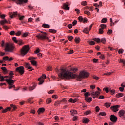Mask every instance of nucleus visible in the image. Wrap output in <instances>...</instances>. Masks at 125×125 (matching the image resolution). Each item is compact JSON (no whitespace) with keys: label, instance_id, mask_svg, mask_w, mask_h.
<instances>
[{"label":"nucleus","instance_id":"obj_1","mask_svg":"<svg viewBox=\"0 0 125 125\" xmlns=\"http://www.w3.org/2000/svg\"><path fill=\"white\" fill-rule=\"evenodd\" d=\"M89 76V74L87 72L83 71L77 76V75L73 73V72L67 71L65 69H62L61 72L58 74L59 77L62 80H71V79H75V78L77 77L78 81H82V79H86V78H88Z\"/></svg>","mask_w":125,"mask_h":125},{"label":"nucleus","instance_id":"obj_2","mask_svg":"<svg viewBox=\"0 0 125 125\" xmlns=\"http://www.w3.org/2000/svg\"><path fill=\"white\" fill-rule=\"evenodd\" d=\"M9 79V76H6L3 77V76H1V75L0 74V82H3V81H6L7 83H8L9 84V89H11V88H12V87L15 88V85H13V83H14V81L11 80V79Z\"/></svg>","mask_w":125,"mask_h":125},{"label":"nucleus","instance_id":"obj_3","mask_svg":"<svg viewBox=\"0 0 125 125\" xmlns=\"http://www.w3.org/2000/svg\"><path fill=\"white\" fill-rule=\"evenodd\" d=\"M14 48H15V47L11 43L7 42L5 44L4 50L6 52H13Z\"/></svg>","mask_w":125,"mask_h":125},{"label":"nucleus","instance_id":"obj_4","mask_svg":"<svg viewBox=\"0 0 125 125\" xmlns=\"http://www.w3.org/2000/svg\"><path fill=\"white\" fill-rule=\"evenodd\" d=\"M36 38H38L39 40H42V41H44V40H48V37H47V33L46 32H43L41 31V33H39L36 36Z\"/></svg>","mask_w":125,"mask_h":125},{"label":"nucleus","instance_id":"obj_5","mask_svg":"<svg viewBox=\"0 0 125 125\" xmlns=\"http://www.w3.org/2000/svg\"><path fill=\"white\" fill-rule=\"evenodd\" d=\"M30 50V48L29 47V45H24L22 48L21 49V55L22 56H25L26 54L29 52Z\"/></svg>","mask_w":125,"mask_h":125},{"label":"nucleus","instance_id":"obj_6","mask_svg":"<svg viewBox=\"0 0 125 125\" xmlns=\"http://www.w3.org/2000/svg\"><path fill=\"white\" fill-rule=\"evenodd\" d=\"M9 15L10 17V18L12 19L14 17H15L16 16H18V17H19V20H20L21 21L23 20V19H24L25 18V16H23L21 17V15H20V14H18L17 12H10L9 13Z\"/></svg>","mask_w":125,"mask_h":125},{"label":"nucleus","instance_id":"obj_7","mask_svg":"<svg viewBox=\"0 0 125 125\" xmlns=\"http://www.w3.org/2000/svg\"><path fill=\"white\" fill-rule=\"evenodd\" d=\"M100 94V92H99V91H96V92H93L91 93V94H90L89 92H86L84 94V95H85V98H86L88 97V96H90V95H91L93 98L94 99L95 98V97H97V96H98V95H99Z\"/></svg>","mask_w":125,"mask_h":125},{"label":"nucleus","instance_id":"obj_8","mask_svg":"<svg viewBox=\"0 0 125 125\" xmlns=\"http://www.w3.org/2000/svg\"><path fill=\"white\" fill-rule=\"evenodd\" d=\"M12 0V1H15L17 4H23V3H27L28 0Z\"/></svg>","mask_w":125,"mask_h":125},{"label":"nucleus","instance_id":"obj_9","mask_svg":"<svg viewBox=\"0 0 125 125\" xmlns=\"http://www.w3.org/2000/svg\"><path fill=\"white\" fill-rule=\"evenodd\" d=\"M16 72H18V73H20L21 75H23L24 74L25 71L24 70V67L23 66H20L19 67H17L16 69Z\"/></svg>","mask_w":125,"mask_h":125},{"label":"nucleus","instance_id":"obj_10","mask_svg":"<svg viewBox=\"0 0 125 125\" xmlns=\"http://www.w3.org/2000/svg\"><path fill=\"white\" fill-rule=\"evenodd\" d=\"M46 78V75H45L44 74H43L42 76L40 78L38 79V81L40 82L39 84H42L44 82V79H45Z\"/></svg>","mask_w":125,"mask_h":125},{"label":"nucleus","instance_id":"obj_11","mask_svg":"<svg viewBox=\"0 0 125 125\" xmlns=\"http://www.w3.org/2000/svg\"><path fill=\"white\" fill-rule=\"evenodd\" d=\"M93 40L97 42L98 43H99L100 42H102L103 43H106V39L105 38H102V39H101V40L99 38H94Z\"/></svg>","mask_w":125,"mask_h":125},{"label":"nucleus","instance_id":"obj_12","mask_svg":"<svg viewBox=\"0 0 125 125\" xmlns=\"http://www.w3.org/2000/svg\"><path fill=\"white\" fill-rule=\"evenodd\" d=\"M120 105H116L114 106H112L110 107V109L113 111V112H118L119 111V108H120Z\"/></svg>","mask_w":125,"mask_h":125},{"label":"nucleus","instance_id":"obj_13","mask_svg":"<svg viewBox=\"0 0 125 125\" xmlns=\"http://www.w3.org/2000/svg\"><path fill=\"white\" fill-rule=\"evenodd\" d=\"M91 28H92V24L90 25L89 28H85L83 30V33H85V34H89V31H90V30H91Z\"/></svg>","mask_w":125,"mask_h":125},{"label":"nucleus","instance_id":"obj_14","mask_svg":"<svg viewBox=\"0 0 125 125\" xmlns=\"http://www.w3.org/2000/svg\"><path fill=\"white\" fill-rule=\"evenodd\" d=\"M110 121L113 123H116L118 120V118L114 115H111L110 118Z\"/></svg>","mask_w":125,"mask_h":125},{"label":"nucleus","instance_id":"obj_15","mask_svg":"<svg viewBox=\"0 0 125 125\" xmlns=\"http://www.w3.org/2000/svg\"><path fill=\"white\" fill-rule=\"evenodd\" d=\"M69 5H70V4L68 2L64 3L63 4V9H65V10H69L70 9V7H68Z\"/></svg>","mask_w":125,"mask_h":125},{"label":"nucleus","instance_id":"obj_16","mask_svg":"<svg viewBox=\"0 0 125 125\" xmlns=\"http://www.w3.org/2000/svg\"><path fill=\"white\" fill-rule=\"evenodd\" d=\"M125 111L124 110H121L119 112V117H124L125 118Z\"/></svg>","mask_w":125,"mask_h":125},{"label":"nucleus","instance_id":"obj_17","mask_svg":"<svg viewBox=\"0 0 125 125\" xmlns=\"http://www.w3.org/2000/svg\"><path fill=\"white\" fill-rule=\"evenodd\" d=\"M78 100H79V99L76 98V99H73L71 98L68 100V102H71V103H75L77 102V101H78Z\"/></svg>","mask_w":125,"mask_h":125},{"label":"nucleus","instance_id":"obj_18","mask_svg":"<svg viewBox=\"0 0 125 125\" xmlns=\"http://www.w3.org/2000/svg\"><path fill=\"white\" fill-rule=\"evenodd\" d=\"M44 111H45V109H44V108H40L38 109V113L39 115H40L41 113H43Z\"/></svg>","mask_w":125,"mask_h":125},{"label":"nucleus","instance_id":"obj_19","mask_svg":"<svg viewBox=\"0 0 125 125\" xmlns=\"http://www.w3.org/2000/svg\"><path fill=\"white\" fill-rule=\"evenodd\" d=\"M25 66L26 68H28V70H29V71H33V69H31L32 67L30 66V63H25Z\"/></svg>","mask_w":125,"mask_h":125},{"label":"nucleus","instance_id":"obj_20","mask_svg":"<svg viewBox=\"0 0 125 125\" xmlns=\"http://www.w3.org/2000/svg\"><path fill=\"white\" fill-rule=\"evenodd\" d=\"M74 41L76 43H80L81 42V38H80V37H76Z\"/></svg>","mask_w":125,"mask_h":125},{"label":"nucleus","instance_id":"obj_21","mask_svg":"<svg viewBox=\"0 0 125 125\" xmlns=\"http://www.w3.org/2000/svg\"><path fill=\"white\" fill-rule=\"evenodd\" d=\"M82 122L83 124H88L89 119L88 118H84L83 119Z\"/></svg>","mask_w":125,"mask_h":125},{"label":"nucleus","instance_id":"obj_22","mask_svg":"<svg viewBox=\"0 0 125 125\" xmlns=\"http://www.w3.org/2000/svg\"><path fill=\"white\" fill-rule=\"evenodd\" d=\"M5 23H8V21L6 19L0 21V24H1V25H4Z\"/></svg>","mask_w":125,"mask_h":125},{"label":"nucleus","instance_id":"obj_23","mask_svg":"<svg viewBox=\"0 0 125 125\" xmlns=\"http://www.w3.org/2000/svg\"><path fill=\"white\" fill-rule=\"evenodd\" d=\"M123 96H124V94L122 93H118L116 95V97H117V98H120V97H123Z\"/></svg>","mask_w":125,"mask_h":125},{"label":"nucleus","instance_id":"obj_24","mask_svg":"<svg viewBox=\"0 0 125 125\" xmlns=\"http://www.w3.org/2000/svg\"><path fill=\"white\" fill-rule=\"evenodd\" d=\"M70 113H71V115H72V116H75V115H76V114H77V111L75 110H72L70 111Z\"/></svg>","mask_w":125,"mask_h":125},{"label":"nucleus","instance_id":"obj_25","mask_svg":"<svg viewBox=\"0 0 125 125\" xmlns=\"http://www.w3.org/2000/svg\"><path fill=\"white\" fill-rule=\"evenodd\" d=\"M100 27H101V29H102L104 30V29H106L107 28V26H106V24H102L100 25Z\"/></svg>","mask_w":125,"mask_h":125},{"label":"nucleus","instance_id":"obj_26","mask_svg":"<svg viewBox=\"0 0 125 125\" xmlns=\"http://www.w3.org/2000/svg\"><path fill=\"white\" fill-rule=\"evenodd\" d=\"M42 27H43V28H47V29L50 28V26L47 24H43L42 25Z\"/></svg>","mask_w":125,"mask_h":125},{"label":"nucleus","instance_id":"obj_27","mask_svg":"<svg viewBox=\"0 0 125 125\" xmlns=\"http://www.w3.org/2000/svg\"><path fill=\"white\" fill-rule=\"evenodd\" d=\"M18 44H19V45H23V44H24V42H22V40H20L18 41Z\"/></svg>","mask_w":125,"mask_h":125},{"label":"nucleus","instance_id":"obj_28","mask_svg":"<svg viewBox=\"0 0 125 125\" xmlns=\"http://www.w3.org/2000/svg\"><path fill=\"white\" fill-rule=\"evenodd\" d=\"M85 100L87 102H90V101H92V98L91 97L88 98H85Z\"/></svg>","mask_w":125,"mask_h":125},{"label":"nucleus","instance_id":"obj_29","mask_svg":"<svg viewBox=\"0 0 125 125\" xmlns=\"http://www.w3.org/2000/svg\"><path fill=\"white\" fill-rule=\"evenodd\" d=\"M49 33H52V34H55L57 31L55 29H51L49 30Z\"/></svg>","mask_w":125,"mask_h":125},{"label":"nucleus","instance_id":"obj_30","mask_svg":"<svg viewBox=\"0 0 125 125\" xmlns=\"http://www.w3.org/2000/svg\"><path fill=\"white\" fill-rule=\"evenodd\" d=\"M13 75H14V73H13V71H10L9 73V79H12L13 78Z\"/></svg>","mask_w":125,"mask_h":125},{"label":"nucleus","instance_id":"obj_31","mask_svg":"<svg viewBox=\"0 0 125 125\" xmlns=\"http://www.w3.org/2000/svg\"><path fill=\"white\" fill-rule=\"evenodd\" d=\"M104 105L105 106V107H106V108H109L110 106H111V103H106L104 104Z\"/></svg>","mask_w":125,"mask_h":125},{"label":"nucleus","instance_id":"obj_32","mask_svg":"<svg viewBox=\"0 0 125 125\" xmlns=\"http://www.w3.org/2000/svg\"><path fill=\"white\" fill-rule=\"evenodd\" d=\"M10 106L12 108H13V111L14 110H16L17 109V107H16V106L15 105H14V104H10Z\"/></svg>","mask_w":125,"mask_h":125},{"label":"nucleus","instance_id":"obj_33","mask_svg":"<svg viewBox=\"0 0 125 125\" xmlns=\"http://www.w3.org/2000/svg\"><path fill=\"white\" fill-rule=\"evenodd\" d=\"M107 21H108V20L105 18H103L102 20V23H106L107 22Z\"/></svg>","mask_w":125,"mask_h":125},{"label":"nucleus","instance_id":"obj_34","mask_svg":"<svg viewBox=\"0 0 125 125\" xmlns=\"http://www.w3.org/2000/svg\"><path fill=\"white\" fill-rule=\"evenodd\" d=\"M30 62L31 64H32V65H34V66H36V65H37V62H36V61L31 60Z\"/></svg>","mask_w":125,"mask_h":125},{"label":"nucleus","instance_id":"obj_35","mask_svg":"<svg viewBox=\"0 0 125 125\" xmlns=\"http://www.w3.org/2000/svg\"><path fill=\"white\" fill-rule=\"evenodd\" d=\"M46 102L47 104H49V103H51V98H48L46 100Z\"/></svg>","mask_w":125,"mask_h":125},{"label":"nucleus","instance_id":"obj_36","mask_svg":"<svg viewBox=\"0 0 125 125\" xmlns=\"http://www.w3.org/2000/svg\"><path fill=\"white\" fill-rule=\"evenodd\" d=\"M88 43L90 45H94V44H95V42H94V41H88Z\"/></svg>","mask_w":125,"mask_h":125},{"label":"nucleus","instance_id":"obj_37","mask_svg":"<svg viewBox=\"0 0 125 125\" xmlns=\"http://www.w3.org/2000/svg\"><path fill=\"white\" fill-rule=\"evenodd\" d=\"M106 112H101L99 113V116H106Z\"/></svg>","mask_w":125,"mask_h":125},{"label":"nucleus","instance_id":"obj_38","mask_svg":"<svg viewBox=\"0 0 125 125\" xmlns=\"http://www.w3.org/2000/svg\"><path fill=\"white\" fill-rule=\"evenodd\" d=\"M27 102H28V103H30V104L34 103V102L32 101V99L31 98L28 99Z\"/></svg>","mask_w":125,"mask_h":125},{"label":"nucleus","instance_id":"obj_39","mask_svg":"<svg viewBox=\"0 0 125 125\" xmlns=\"http://www.w3.org/2000/svg\"><path fill=\"white\" fill-rule=\"evenodd\" d=\"M78 20H79L80 22H83V18L82 16H80L78 17Z\"/></svg>","mask_w":125,"mask_h":125},{"label":"nucleus","instance_id":"obj_40","mask_svg":"<svg viewBox=\"0 0 125 125\" xmlns=\"http://www.w3.org/2000/svg\"><path fill=\"white\" fill-rule=\"evenodd\" d=\"M35 88H36V85H34L32 87H29V90H34V89H35Z\"/></svg>","mask_w":125,"mask_h":125},{"label":"nucleus","instance_id":"obj_41","mask_svg":"<svg viewBox=\"0 0 125 125\" xmlns=\"http://www.w3.org/2000/svg\"><path fill=\"white\" fill-rule=\"evenodd\" d=\"M17 38L16 37H13L12 38V40L15 42L16 43H18V41H17Z\"/></svg>","mask_w":125,"mask_h":125},{"label":"nucleus","instance_id":"obj_42","mask_svg":"<svg viewBox=\"0 0 125 125\" xmlns=\"http://www.w3.org/2000/svg\"><path fill=\"white\" fill-rule=\"evenodd\" d=\"M68 38V40L70 41V42H71V41H72V40L74 39V37L73 36H69L67 37Z\"/></svg>","mask_w":125,"mask_h":125},{"label":"nucleus","instance_id":"obj_43","mask_svg":"<svg viewBox=\"0 0 125 125\" xmlns=\"http://www.w3.org/2000/svg\"><path fill=\"white\" fill-rule=\"evenodd\" d=\"M100 110V108H99V106H96V107H95L96 112H99Z\"/></svg>","mask_w":125,"mask_h":125},{"label":"nucleus","instance_id":"obj_44","mask_svg":"<svg viewBox=\"0 0 125 125\" xmlns=\"http://www.w3.org/2000/svg\"><path fill=\"white\" fill-rule=\"evenodd\" d=\"M9 57L6 56V57H3V60H4V61H8V59H9Z\"/></svg>","mask_w":125,"mask_h":125},{"label":"nucleus","instance_id":"obj_45","mask_svg":"<svg viewBox=\"0 0 125 125\" xmlns=\"http://www.w3.org/2000/svg\"><path fill=\"white\" fill-rule=\"evenodd\" d=\"M70 70L72 71V72H77L78 71V69L74 68H71Z\"/></svg>","mask_w":125,"mask_h":125},{"label":"nucleus","instance_id":"obj_46","mask_svg":"<svg viewBox=\"0 0 125 125\" xmlns=\"http://www.w3.org/2000/svg\"><path fill=\"white\" fill-rule=\"evenodd\" d=\"M15 35L18 36V37H19V36L21 35V31H18L17 33H15Z\"/></svg>","mask_w":125,"mask_h":125},{"label":"nucleus","instance_id":"obj_47","mask_svg":"<svg viewBox=\"0 0 125 125\" xmlns=\"http://www.w3.org/2000/svg\"><path fill=\"white\" fill-rule=\"evenodd\" d=\"M1 69L4 72H7V69H6V67H1Z\"/></svg>","mask_w":125,"mask_h":125},{"label":"nucleus","instance_id":"obj_48","mask_svg":"<svg viewBox=\"0 0 125 125\" xmlns=\"http://www.w3.org/2000/svg\"><path fill=\"white\" fill-rule=\"evenodd\" d=\"M60 102H63V103H67V100L64 98L62 100H61Z\"/></svg>","mask_w":125,"mask_h":125},{"label":"nucleus","instance_id":"obj_49","mask_svg":"<svg viewBox=\"0 0 125 125\" xmlns=\"http://www.w3.org/2000/svg\"><path fill=\"white\" fill-rule=\"evenodd\" d=\"M10 35L11 36H14V35H15V31H11L10 32Z\"/></svg>","mask_w":125,"mask_h":125},{"label":"nucleus","instance_id":"obj_50","mask_svg":"<svg viewBox=\"0 0 125 125\" xmlns=\"http://www.w3.org/2000/svg\"><path fill=\"white\" fill-rule=\"evenodd\" d=\"M1 46L2 47H3V46H5V44L4 42V41H2V42L1 43Z\"/></svg>","mask_w":125,"mask_h":125},{"label":"nucleus","instance_id":"obj_51","mask_svg":"<svg viewBox=\"0 0 125 125\" xmlns=\"http://www.w3.org/2000/svg\"><path fill=\"white\" fill-rule=\"evenodd\" d=\"M119 63H123L124 65H125V61L124 60H120L119 61Z\"/></svg>","mask_w":125,"mask_h":125},{"label":"nucleus","instance_id":"obj_52","mask_svg":"<svg viewBox=\"0 0 125 125\" xmlns=\"http://www.w3.org/2000/svg\"><path fill=\"white\" fill-rule=\"evenodd\" d=\"M104 32V31H103V29H102V28H99V34L101 35L103 34Z\"/></svg>","mask_w":125,"mask_h":125},{"label":"nucleus","instance_id":"obj_53","mask_svg":"<svg viewBox=\"0 0 125 125\" xmlns=\"http://www.w3.org/2000/svg\"><path fill=\"white\" fill-rule=\"evenodd\" d=\"M118 53H119V54H122V53H124V49H120L118 51Z\"/></svg>","mask_w":125,"mask_h":125},{"label":"nucleus","instance_id":"obj_54","mask_svg":"<svg viewBox=\"0 0 125 125\" xmlns=\"http://www.w3.org/2000/svg\"><path fill=\"white\" fill-rule=\"evenodd\" d=\"M87 2L86 1H82V5H83L84 6H85L86 5Z\"/></svg>","mask_w":125,"mask_h":125},{"label":"nucleus","instance_id":"obj_55","mask_svg":"<svg viewBox=\"0 0 125 125\" xmlns=\"http://www.w3.org/2000/svg\"><path fill=\"white\" fill-rule=\"evenodd\" d=\"M84 13L87 15H90V12L88 11H84Z\"/></svg>","mask_w":125,"mask_h":125},{"label":"nucleus","instance_id":"obj_56","mask_svg":"<svg viewBox=\"0 0 125 125\" xmlns=\"http://www.w3.org/2000/svg\"><path fill=\"white\" fill-rule=\"evenodd\" d=\"M59 103H60L59 101L55 102L54 105V106H58V105L59 104Z\"/></svg>","mask_w":125,"mask_h":125},{"label":"nucleus","instance_id":"obj_57","mask_svg":"<svg viewBox=\"0 0 125 125\" xmlns=\"http://www.w3.org/2000/svg\"><path fill=\"white\" fill-rule=\"evenodd\" d=\"M112 33H113V31H112V30L109 29L108 30L107 34H108V35H111V34H112Z\"/></svg>","mask_w":125,"mask_h":125},{"label":"nucleus","instance_id":"obj_58","mask_svg":"<svg viewBox=\"0 0 125 125\" xmlns=\"http://www.w3.org/2000/svg\"><path fill=\"white\" fill-rule=\"evenodd\" d=\"M93 79H95V80H99V77H97L95 75L92 76Z\"/></svg>","mask_w":125,"mask_h":125},{"label":"nucleus","instance_id":"obj_59","mask_svg":"<svg viewBox=\"0 0 125 125\" xmlns=\"http://www.w3.org/2000/svg\"><path fill=\"white\" fill-rule=\"evenodd\" d=\"M74 53V50H70L68 52V54H73Z\"/></svg>","mask_w":125,"mask_h":125},{"label":"nucleus","instance_id":"obj_60","mask_svg":"<svg viewBox=\"0 0 125 125\" xmlns=\"http://www.w3.org/2000/svg\"><path fill=\"white\" fill-rule=\"evenodd\" d=\"M67 27L68 28V29H72V28L73 27V25L72 24H69L68 25Z\"/></svg>","mask_w":125,"mask_h":125},{"label":"nucleus","instance_id":"obj_61","mask_svg":"<svg viewBox=\"0 0 125 125\" xmlns=\"http://www.w3.org/2000/svg\"><path fill=\"white\" fill-rule=\"evenodd\" d=\"M35 59H36V58L33 57H30L28 58V60H34Z\"/></svg>","mask_w":125,"mask_h":125},{"label":"nucleus","instance_id":"obj_62","mask_svg":"<svg viewBox=\"0 0 125 125\" xmlns=\"http://www.w3.org/2000/svg\"><path fill=\"white\" fill-rule=\"evenodd\" d=\"M90 111H86V113H84V114L86 115V116H87V115L90 114Z\"/></svg>","mask_w":125,"mask_h":125},{"label":"nucleus","instance_id":"obj_63","mask_svg":"<svg viewBox=\"0 0 125 125\" xmlns=\"http://www.w3.org/2000/svg\"><path fill=\"white\" fill-rule=\"evenodd\" d=\"M124 89H125V88H124L123 87H120L119 88V90H120V91H122V92L124 91Z\"/></svg>","mask_w":125,"mask_h":125},{"label":"nucleus","instance_id":"obj_64","mask_svg":"<svg viewBox=\"0 0 125 125\" xmlns=\"http://www.w3.org/2000/svg\"><path fill=\"white\" fill-rule=\"evenodd\" d=\"M47 71H51V66H48L47 67Z\"/></svg>","mask_w":125,"mask_h":125}]
</instances>
